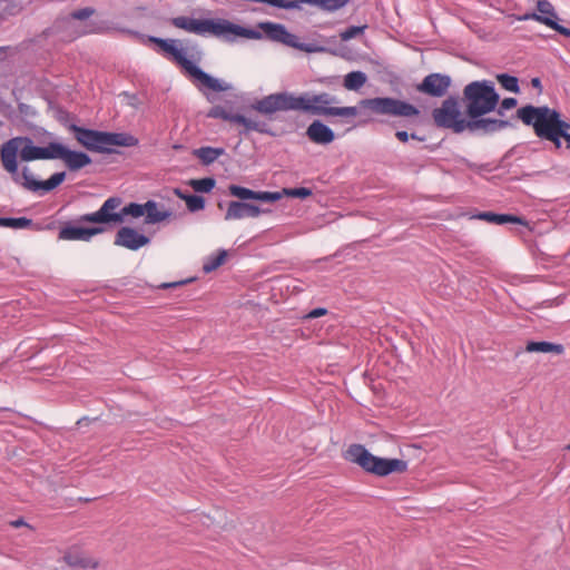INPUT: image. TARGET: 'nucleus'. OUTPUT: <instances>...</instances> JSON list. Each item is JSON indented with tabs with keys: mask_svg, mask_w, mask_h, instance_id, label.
I'll return each mask as SVG.
<instances>
[{
	"mask_svg": "<svg viewBox=\"0 0 570 570\" xmlns=\"http://www.w3.org/2000/svg\"><path fill=\"white\" fill-rule=\"evenodd\" d=\"M336 96L328 92H304L295 96L283 91L271 94L255 101L252 108L262 115L269 116L277 111H301L314 116L354 118L358 114L356 107H338Z\"/></svg>",
	"mask_w": 570,
	"mask_h": 570,
	"instance_id": "1",
	"label": "nucleus"
},
{
	"mask_svg": "<svg viewBox=\"0 0 570 570\" xmlns=\"http://www.w3.org/2000/svg\"><path fill=\"white\" fill-rule=\"evenodd\" d=\"M432 117L438 127L451 129L455 134L468 130L472 134L491 135L511 126L508 120L465 119L460 110L458 98L452 96L433 109Z\"/></svg>",
	"mask_w": 570,
	"mask_h": 570,
	"instance_id": "2",
	"label": "nucleus"
},
{
	"mask_svg": "<svg viewBox=\"0 0 570 570\" xmlns=\"http://www.w3.org/2000/svg\"><path fill=\"white\" fill-rule=\"evenodd\" d=\"M148 41L156 43L167 57L177 63L199 91H204L205 89H209L214 92L232 90L233 87L230 83L214 78L200 69L195 62L187 59L186 50L177 47L178 40L149 36Z\"/></svg>",
	"mask_w": 570,
	"mask_h": 570,
	"instance_id": "3",
	"label": "nucleus"
},
{
	"mask_svg": "<svg viewBox=\"0 0 570 570\" xmlns=\"http://www.w3.org/2000/svg\"><path fill=\"white\" fill-rule=\"evenodd\" d=\"M170 23L187 32L205 36L207 33L227 41H233L236 37L247 39H261L262 33L257 30L235 24L226 19H194L185 16L175 17Z\"/></svg>",
	"mask_w": 570,
	"mask_h": 570,
	"instance_id": "4",
	"label": "nucleus"
},
{
	"mask_svg": "<svg viewBox=\"0 0 570 570\" xmlns=\"http://www.w3.org/2000/svg\"><path fill=\"white\" fill-rule=\"evenodd\" d=\"M500 96L491 80H476L463 89L462 101L471 120H502L501 118L483 117L495 110Z\"/></svg>",
	"mask_w": 570,
	"mask_h": 570,
	"instance_id": "5",
	"label": "nucleus"
},
{
	"mask_svg": "<svg viewBox=\"0 0 570 570\" xmlns=\"http://www.w3.org/2000/svg\"><path fill=\"white\" fill-rule=\"evenodd\" d=\"M68 129L81 146L91 151L111 154L115 151V146L135 147L139 142L136 137L126 132L99 131L75 124H70Z\"/></svg>",
	"mask_w": 570,
	"mask_h": 570,
	"instance_id": "6",
	"label": "nucleus"
},
{
	"mask_svg": "<svg viewBox=\"0 0 570 570\" xmlns=\"http://www.w3.org/2000/svg\"><path fill=\"white\" fill-rule=\"evenodd\" d=\"M18 153L23 161L45 159L43 147L35 146L29 137H14L2 144L0 149L1 163L3 168L12 175L14 183L20 181L17 161Z\"/></svg>",
	"mask_w": 570,
	"mask_h": 570,
	"instance_id": "7",
	"label": "nucleus"
},
{
	"mask_svg": "<svg viewBox=\"0 0 570 570\" xmlns=\"http://www.w3.org/2000/svg\"><path fill=\"white\" fill-rule=\"evenodd\" d=\"M518 118L527 126L533 128V131L541 140L554 142L557 139L556 130L560 112L548 106L527 105L518 109Z\"/></svg>",
	"mask_w": 570,
	"mask_h": 570,
	"instance_id": "8",
	"label": "nucleus"
},
{
	"mask_svg": "<svg viewBox=\"0 0 570 570\" xmlns=\"http://www.w3.org/2000/svg\"><path fill=\"white\" fill-rule=\"evenodd\" d=\"M346 459L358 464L366 472L379 476H385L393 472H404L407 469L405 461L375 456L361 444H352L346 452Z\"/></svg>",
	"mask_w": 570,
	"mask_h": 570,
	"instance_id": "9",
	"label": "nucleus"
},
{
	"mask_svg": "<svg viewBox=\"0 0 570 570\" xmlns=\"http://www.w3.org/2000/svg\"><path fill=\"white\" fill-rule=\"evenodd\" d=\"M258 28L264 31L267 39L298 49L307 53L324 52L326 48L322 36L308 42H302L299 38L287 31L285 26L276 22H261Z\"/></svg>",
	"mask_w": 570,
	"mask_h": 570,
	"instance_id": "10",
	"label": "nucleus"
},
{
	"mask_svg": "<svg viewBox=\"0 0 570 570\" xmlns=\"http://www.w3.org/2000/svg\"><path fill=\"white\" fill-rule=\"evenodd\" d=\"M361 104L363 107L379 115L411 118L420 114V110L415 106L390 97L364 99Z\"/></svg>",
	"mask_w": 570,
	"mask_h": 570,
	"instance_id": "11",
	"label": "nucleus"
},
{
	"mask_svg": "<svg viewBox=\"0 0 570 570\" xmlns=\"http://www.w3.org/2000/svg\"><path fill=\"white\" fill-rule=\"evenodd\" d=\"M120 204V198L109 197L104 202V204L97 212L80 216L78 222L95 224L122 223V215H120V212H116V209L119 208Z\"/></svg>",
	"mask_w": 570,
	"mask_h": 570,
	"instance_id": "12",
	"label": "nucleus"
},
{
	"mask_svg": "<svg viewBox=\"0 0 570 570\" xmlns=\"http://www.w3.org/2000/svg\"><path fill=\"white\" fill-rule=\"evenodd\" d=\"M451 82L450 76L434 72L424 77L422 82L416 86V90L431 97L441 98L448 92Z\"/></svg>",
	"mask_w": 570,
	"mask_h": 570,
	"instance_id": "13",
	"label": "nucleus"
},
{
	"mask_svg": "<svg viewBox=\"0 0 570 570\" xmlns=\"http://www.w3.org/2000/svg\"><path fill=\"white\" fill-rule=\"evenodd\" d=\"M537 8H538V11L540 12L539 14L538 13L525 14L522 19H529V18L534 19V20L550 27L551 29L559 32L560 35H562L567 38H570V28L563 27L557 22L558 17H557V13L554 12V9L550 2L542 1V0L538 1Z\"/></svg>",
	"mask_w": 570,
	"mask_h": 570,
	"instance_id": "14",
	"label": "nucleus"
},
{
	"mask_svg": "<svg viewBox=\"0 0 570 570\" xmlns=\"http://www.w3.org/2000/svg\"><path fill=\"white\" fill-rule=\"evenodd\" d=\"M272 213L268 208H261L259 206L249 202H229L225 213V220H239L244 218H256L263 214Z\"/></svg>",
	"mask_w": 570,
	"mask_h": 570,
	"instance_id": "15",
	"label": "nucleus"
},
{
	"mask_svg": "<svg viewBox=\"0 0 570 570\" xmlns=\"http://www.w3.org/2000/svg\"><path fill=\"white\" fill-rule=\"evenodd\" d=\"M228 193L230 196L238 198L237 202L258 200L263 203H274L282 198L278 191H256L239 185H229Z\"/></svg>",
	"mask_w": 570,
	"mask_h": 570,
	"instance_id": "16",
	"label": "nucleus"
},
{
	"mask_svg": "<svg viewBox=\"0 0 570 570\" xmlns=\"http://www.w3.org/2000/svg\"><path fill=\"white\" fill-rule=\"evenodd\" d=\"M150 239L131 227H121L115 237V245L138 250L149 244Z\"/></svg>",
	"mask_w": 570,
	"mask_h": 570,
	"instance_id": "17",
	"label": "nucleus"
},
{
	"mask_svg": "<svg viewBox=\"0 0 570 570\" xmlns=\"http://www.w3.org/2000/svg\"><path fill=\"white\" fill-rule=\"evenodd\" d=\"M208 117L218 118V119H223V120H227L230 122L242 125L245 127L246 130H255V131H261V132L263 131V129L259 127V122L248 119L243 115L233 114V112L226 110L222 106H214L208 111Z\"/></svg>",
	"mask_w": 570,
	"mask_h": 570,
	"instance_id": "18",
	"label": "nucleus"
},
{
	"mask_svg": "<svg viewBox=\"0 0 570 570\" xmlns=\"http://www.w3.org/2000/svg\"><path fill=\"white\" fill-rule=\"evenodd\" d=\"M104 228L96 227H80V226H65L59 230V238L65 240H83L89 242L92 236L104 233Z\"/></svg>",
	"mask_w": 570,
	"mask_h": 570,
	"instance_id": "19",
	"label": "nucleus"
},
{
	"mask_svg": "<svg viewBox=\"0 0 570 570\" xmlns=\"http://www.w3.org/2000/svg\"><path fill=\"white\" fill-rule=\"evenodd\" d=\"M308 139L318 145H328L335 139L334 131L321 120H314L306 129Z\"/></svg>",
	"mask_w": 570,
	"mask_h": 570,
	"instance_id": "20",
	"label": "nucleus"
},
{
	"mask_svg": "<svg viewBox=\"0 0 570 570\" xmlns=\"http://www.w3.org/2000/svg\"><path fill=\"white\" fill-rule=\"evenodd\" d=\"M62 160L67 168L71 171L79 170L91 164V158L86 153L70 150L68 148H66Z\"/></svg>",
	"mask_w": 570,
	"mask_h": 570,
	"instance_id": "21",
	"label": "nucleus"
},
{
	"mask_svg": "<svg viewBox=\"0 0 570 570\" xmlns=\"http://www.w3.org/2000/svg\"><path fill=\"white\" fill-rule=\"evenodd\" d=\"M171 213L166 209H160L158 204L154 200L145 203V223L157 224L167 219Z\"/></svg>",
	"mask_w": 570,
	"mask_h": 570,
	"instance_id": "22",
	"label": "nucleus"
},
{
	"mask_svg": "<svg viewBox=\"0 0 570 570\" xmlns=\"http://www.w3.org/2000/svg\"><path fill=\"white\" fill-rule=\"evenodd\" d=\"M478 219L485 220L491 224L504 225L508 223L524 224L523 219L519 216L509 214H495L492 212H482L475 216Z\"/></svg>",
	"mask_w": 570,
	"mask_h": 570,
	"instance_id": "23",
	"label": "nucleus"
},
{
	"mask_svg": "<svg viewBox=\"0 0 570 570\" xmlns=\"http://www.w3.org/2000/svg\"><path fill=\"white\" fill-rule=\"evenodd\" d=\"M527 352H540V353H554L562 354L564 352V346L562 344L551 343V342H528L525 346Z\"/></svg>",
	"mask_w": 570,
	"mask_h": 570,
	"instance_id": "24",
	"label": "nucleus"
},
{
	"mask_svg": "<svg viewBox=\"0 0 570 570\" xmlns=\"http://www.w3.org/2000/svg\"><path fill=\"white\" fill-rule=\"evenodd\" d=\"M367 80L366 75L363 71H351L344 77V87L347 90H358L362 88Z\"/></svg>",
	"mask_w": 570,
	"mask_h": 570,
	"instance_id": "25",
	"label": "nucleus"
},
{
	"mask_svg": "<svg viewBox=\"0 0 570 570\" xmlns=\"http://www.w3.org/2000/svg\"><path fill=\"white\" fill-rule=\"evenodd\" d=\"M194 154L198 159L202 160L203 164L209 165L224 154V149L213 147H200L196 149Z\"/></svg>",
	"mask_w": 570,
	"mask_h": 570,
	"instance_id": "26",
	"label": "nucleus"
},
{
	"mask_svg": "<svg viewBox=\"0 0 570 570\" xmlns=\"http://www.w3.org/2000/svg\"><path fill=\"white\" fill-rule=\"evenodd\" d=\"M94 13L95 9L90 7L72 11L68 17L58 20L56 23V28L60 29L61 26L69 24L72 22V20H86L90 18Z\"/></svg>",
	"mask_w": 570,
	"mask_h": 570,
	"instance_id": "27",
	"label": "nucleus"
},
{
	"mask_svg": "<svg viewBox=\"0 0 570 570\" xmlns=\"http://www.w3.org/2000/svg\"><path fill=\"white\" fill-rule=\"evenodd\" d=\"M175 194L186 202L189 212L195 213L204 209L205 199L198 195H184L180 189H175Z\"/></svg>",
	"mask_w": 570,
	"mask_h": 570,
	"instance_id": "28",
	"label": "nucleus"
},
{
	"mask_svg": "<svg viewBox=\"0 0 570 570\" xmlns=\"http://www.w3.org/2000/svg\"><path fill=\"white\" fill-rule=\"evenodd\" d=\"M32 225V220L27 217H0V227L13 229H24Z\"/></svg>",
	"mask_w": 570,
	"mask_h": 570,
	"instance_id": "29",
	"label": "nucleus"
},
{
	"mask_svg": "<svg viewBox=\"0 0 570 570\" xmlns=\"http://www.w3.org/2000/svg\"><path fill=\"white\" fill-rule=\"evenodd\" d=\"M19 178L20 181L18 184L23 186L26 189L31 191L40 190V181L35 179L33 175L31 174L28 167H24L22 169V173L19 174Z\"/></svg>",
	"mask_w": 570,
	"mask_h": 570,
	"instance_id": "30",
	"label": "nucleus"
},
{
	"mask_svg": "<svg viewBox=\"0 0 570 570\" xmlns=\"http://www.w3.org/2000/svg\"><path fill=\"white\" fill-rule=\"evenodd\" d=\"M66 146L60 142L51 141L49 142L45 149V159H63V155L66 153Z\"/></svg>",
	"mask_w": 570,
	"mask_h": 570,
	"instance_id": "31",
	"label": "nucleus"
},
{
	"mask_svg": "<svg viewBox=\"0 0 570 570\" xmlns=\"http://www.w3.org/2000/svg\"><path fill=\"white\" fill-rule=\"evenodd\" d=\"M227 252L220 250L217 255L208 257L203 265V271L205 273H210L217 269L220 265L224 264Z\"/></svg>",
	"mask_w": 570,
	"mask_h": 570,
	"instance_id": "32",
	"label": "nucleus"
},
{
	"mask_svg": "<svg viewBox=\"0 0 570 570\" xmlns=\"http://www.w3.org/2000/svg\"><path fill=\"white\" fill-rule=\"evenodd\" d=\"M498 81L500 85L507 89L508 91L518 94L520 91L519 88V80L514 76H510L508 73H499L497 76Z\"/></svg>",
	"mask_w": 570,
	"mask_h": 570,
	"instance_id": "33",
	"label": "nucleus"
},
{
	"mask_svg": "<svg viewBox=\"0 0 570 570\" xmlns=\"http://www.w3.org/2000/svg\"><path fill=\"white\" fill-rule=\"evenodd\" d=\"M570 134V122L562 119L561 116L559 117L557 130H556V137L557 139L553 142V146L556 149H560L562 147L561 138L564 137V135Z\"/></svg>",
	"mask_w": 570,
	"mask_h": 570,
	"instance_id": "34",
	"label": "nucleus"
},
{
	"mask_svg": "<svg viewBox=\"0 0 570 570\" xmlns=\"http://www.w3.org/2000/svg\"><path fill=\"white\" fill-rule=\"evenodd\" d=\"M65 178L66 173H55L53 175L50 176L49 179L40 181V189H42L43 191H50L58 187L65 180Z\"/></svg>",
	"mask_w": 570,
	"mask_h": 570,
	"instance_id": "35",
	"label": "nucleus"
},
{
	"mask_svg": "<svg viewBox=\"0 0 570 570\" xmlns=\"http://www.w3.org/2000/svg\"><path fill=\"white\" fill-rule=\"evenodd\" d=\"M215 179L212 177H206L202 179L191 180V187L198 193H209L215 187Z\"/></svg>",
	"mask_w": 570,
	"mask_h": 570,
	"instance_id": "36",
	"label": "nucleus"
},
{
	"mask_svg": "<svg viewBox=\"0 0 570 570\" xmlns=\"http://www.w3.org/2000/svg\"><path fill=\"white\" fill-rule=\"evenodd\" d=\"M120 215H122V219L125 216H132L138 218L145 215V204L130 203L120 210Z\"/></svg>",
	"mask_w": 570,
	"mask_h": 570,
	"instance_id": "37",
	"label": "nucleus"
},
{
	"mask_svg": "<svg viewBox=\"0 0 570 570\" xmlns=\"http://www.w3.org/2000/svg\"><path fill=\"white\" fill-rule=\"evenodd\" d=\"M366 26H351L346 28L344 31H342L340 36L343 41H348L363 35Z\"/></svg>",
	"mask_w": 570,
	"mask_h": 570,
	"instance_id": "38",
	"label": "nucleus"
},
{
	"mask_svg": "<svg viewBox=\"0 0 570 570\" xmlns=\"http://www.w3.org/2000/svg\"><path fill=\"white\" fill-rule=\"evenodd\" d=\"M283 193L295 198H306L312 195V190L305 187L285 188Z\"/></svg>",
	"mask_w": 570,
	"mask_h": 570,
	"instance_id": "39",
	"label": "nucleus"
},
{
	"mask_svg": "<svg viewBox=\"0 0 570 570\" xmlns=\"http://www.w3.org/2000/svg\"><path fill=\"white\" fill-rule=\"evenodd\" d=\"M517 99L515 98H504L500 105H498L497 114L499 116H503L505 110H510L517 106Z\"/></svg>",
	"mask_w": 570,
	"mask_h": 570,
	"instance_id": "40",
	"label": "nucleus"
},
{
	"mask_svg": "<svg viewBox=\"0 0 570 570\" xmlns=\"http://www.w3.org/2000/svg\"><path fill=\"white\" fill-rule=\"evenodd\" d=\"M63 560L71 567H87V562L83 559L72 553H66Z\"/></svg>",
	"mask_w": 570,
	"mask_h": 570,
	"instance_id": "41",
	"label": "nucleus"
},
{
	"mask_svg": "<svg viewBox=\"0 0 570 570\" xmlns=\"http://www.w3.org/2000/svg\"><path fill=\"white\" fill-rule=\"evenodd\" d=\"M108 30L109 28L106 27L102 22H91L85 33H104Z\"/></svg>",
	"mask_w": 570,
	"mask_h": 570,
	"instance_id": "42",
	"label": "nucleus"
},
{
	"mask_svg": "<svg viewBox=\"0 0 570 570\" xmlns=\"http://www.w3.org/2000/svg\"><path fill=\"white\" fill-rule=\"evenodd\" d=\"M326 313H327V311L325 308L320 307V308H315V309L311 311L308 313V317L309 318H317V317H320L322 315H325Z\"/></svg>",
	"mask_w": 570,
	"mask_h": 570,
	"instance_id": "43",
	"label": "nucleus"
},
{
	"mask_svg": "<svg viewBox=\"0 0 570 570\" xmlns=\"http://www.w3.org/2000/svg\"><path fill=\"white\" fill-rule=\"evenodd\" d=\"M395 136L396 138L402 141V142H406L409 140V134L404 130H399L395 132Z\"/></svg>",
	"mask_w": 570,
	"mask_h": 570,
	"instance_id": "44",
	"label": "nucleus"
},
{
	"mask_svg": "<svg viewBox=\"0 0 570 570\" xmlns=\"http://www.w3.org/2000/svg\"><path fill=\"white\" fill-rule=\"evenodd\" d=\"M531 85L534 87V88H539L541 86V81L539 78H533L531 80Z\"/></svg>",
	"mask_w": 570,
	"mask_h": 570,
	"instance_id": "45",
	"label": "nucleus"
},
{
	"mask_svg": "<svg viewBox=\"0 0 570 570\" xmlns=\"http://www.w3.org/2000/svg\"><path fill=\"white\" fill-rule=\"evenodd\" d=\"M13 527L18 528L24 524V521L22 519H18L11 523Z\"/></svg>",
	"mask_w": 570,
	"mask_h": 570,
	"instance_id": "46",
	"label": "nucleus"
},
{
	"mask_svg": "<svg viewBox=\"0 0 570 570\" xmlns=\"http://www.w3.org/2000/svg\"><path fill=\"white\" fill-rule=\"evenodd\" d=\"M563 139L566 141V147L570 149V132L568 135H564Z\"/></svg>",
	"mask_w": 570,
	"mask_h": 570,
	"instance_id": "47",
	"label": "nucleus"
},
{
	"mask_svg": "<svg viewBox=\"0 0 570 570\" xmlns=\"http://www.w3.org/2000/svg\"><path fill=\"white\" fill-rule=\"evenodd\" d=\"M411 138H413V139H417V140H423V138L417 137V135H415V134H412V135H411Z\"/></svg>",
	"mask_w": 570,
	"mask_h": 570,
	"instance_id": "48",
	"label": "nucleus"
},
{
	"mask_svg": "<svg viewBox=\"0 0 570 570\" xmlns=\"http://www.w3.org/2000/svg\"><path fill=\"white\" fill-rule=\"evenodd\" d=\"M567 449L570 450V443L567 445Z\"/></svg>",
	"mask_w": 570,
	"mask_h": 570,
	"instance_id": "49",
	"label": "nucleus"
}]
</instances>
